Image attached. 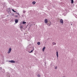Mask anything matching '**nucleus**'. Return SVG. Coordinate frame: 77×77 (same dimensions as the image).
<instances>
[{
    "instance_id": "1",
    "label": "nucleus",
    "mask_w": 77,
    "mask_h": 77,
    "mask_svg": "<svg viewBox=\"0 0 77 77\" xmlns=\"http://www.w3.org/2000/svg\"><path fill=\"white\" fill-rule=\"evenodd\" d=\"M11 50H12L11 48H9V51L8 52V54H9V53H10L11 52Z\"/></svg>"
},
{
    "instance_id": "2",
    "label": "nucleus",
    "mask_w": 77,
    "mask_h": 77,
    "mask_svg": "<svg viewBox=\"0 0 77 77\" xmlns=\"http://www.w3.org/2000/svg\"><path fill=\"white\" fill-rule=\"evenodd\" d=\"M9 62H10L11 63H15V61L14 60H11L9 61Z\"/></svg>"
},
{
    "instance_id": "3",
    "label": "nucleus",
    "mask_w": 77,
    "mask_h": 77,
    "mask_svg": "<svg viewBox=\"0 0 77 77\" xmlns=\"http://www.w3.org/2000/svg\"><path fill=\"white\" fill-rule=\"evenodd\" d=\"M60 23H61V24H63V20H62V19H61L60 20Z\"/></svg>"
},
{
    "instance_id": "4",
    "label": "nucleus",
    "mask_w": 77,
    "mask_h": 77,
    "mask_svg": "<svg viewBox=\"0 0 77 77\" xmlns=\"http://www.w3.org/2000/svg\"><path fill=\"white\" fill-rule=\"evenodd\" d=\"M56 56H57V58H58V57L59 56V55L58 54H59V52L57 51L56 52Z\"/></svg>"
},
{
    "instance_id": "5",
    "label": "nucleus",
    "mask_w": 77,
    "mask_h": 77,
    "mask_svg": "<svg viewBox=\"0 0 77 77\" xmlns=\"http://www.w3.org/2000/svg\"><path fill=\"white\" fill-rule=\"evenodd\" d=\"M45 23H48V20L47 19H45Z\"/></svg>"
},
{
    "instance_id": "6",
    "label": "nucleus",
    "mask_w": 77,
    "mask_h": 77,
    "mask_svg": "<svg viewBox=\"0 0 77 77\" xmlns=\"http://www.w3.org/2000/svg\"><path fill=\"white\" fill-rule=\"evenodd\" d=\"M18 20L17 19H15V23H18Z\"/></svg>"
},
{
    "instance_id": "7",
    "label": "nucleus",
    "mask_w": 77,
    "mask_h": 77,
    "mask_svg": "<svg viewBox=\"0 0 77 77\" xmlns=\"http://www.w3.org/2000/svg\"><path fill=\"white\" fill-rule=\"evenodd\" d=\"M32 3L33 5H35V4H36V2L33 1V2H32Z\"/></svg>"
},
{
    "instance_id": "8",
    "label": "nucleus",
    "mask_w": 77,
    "mask_h": 77,
    "mask_svg": "<svg viewBox=\"0 0 77 77\" xmlns=\"http://www.w3.org/2000/svg\"><path fill=\"white\" fill-rule=\"evenodd\" d=\"M33 51H34V48H33V49L30 52H29V53H32V52H33Z\"/></svg>"
},
{
    "instance_id": "9",
    "label": "nucleus",
    "mask_w": 77,
    "mask_h": 77,
    "mask_svg": "<svg viewBox=\"0 0 77 77\" xmlns=\"http://www.w3.org/2000/svg\"><path fill=\"white\" fill-rule=\"evenodd\" d=\"M12 11H13V12H16V14H17V12H16V11H14V9H12Z\"/></svg>"
},
{
    "instance_id": "10",
    "label": "nucleus",
    "mask_w": 77,
    "mask_h": 77,
    "mask_svg": "<svg viewBox=\"0 0 77 77\" xmlns=\"http://www.w3.org/2000/svg\"><path fill=\"white\" fill-rule=\"evenodd\" d=\"M45 47H44L42 49L43 51H44V50H45Z\"/></svg>"
},
{
    "instance_id": "11",
    "label": "nucleus",
    "mask_w": 77,
    "mask_h": 77,
    "mask_svg": "<svg viewBox=\"0 0 77 77\" xmlns=\"http://www.w3.org/2000/svg\"><path fill=\"white\" fill-rule=\"evenodd\" d=\"M53 45H56V43L54 42H53L52 43Z\"/></svg>"
},
{
    "instance_id": "12",
    "label": "nucleus",
    "mask_w": 77,
    "mask_h": 77,
    "mask_svg": "<svg viewBox=\"0 0 77 77\" xmlns=\"http://www.w3.org/2000/svg\"><path fill=\"white\" fill-rule=\"evenodd\" d=\"M37 44H38V45H40V44H41V43H40V42H38L37 43Z\"/></svg>"
},
{
    "instance_id": "13",
    "label": "nucleus",
    "mask_w": 77,
    "mask_h": 77,
    "mask_svg": "<svg viewBox=\"0 0 77 77\" xmlns=\"http://www.w3.org/2000/svg\"><path fill=\"white\" fill-rule=\"evenodd\" d=\"M26 11L25 10H23V13H26Z\"/></svg>"
},
{
    "instance_id": "14",
    "label": "nucleus",
    "mask_w": 77,
    "mask_h": 77,
    "mask_svg": "<svg viewBox=\"0 0 77 77\" xmlns=\"http://www.w3.org/2000/svg\"><path fill=\"white\" fill-rule=\"evenodd\" d=\"M71 3H74V1L73 0H71Z\"/></svg>"
},
{
    "instance_id": "15",
    "label": "nucleus",
    "mask_w": 77,
    "mask_h": 77,
    "mask_svg": "<svg viewBox=\"0 0 77 77\" xmlns=\"http://www.w3.org/2000/svg\"><path fill=\"white\" fill-rule=\"evenodd\" d=\"M26 22H25L23 21V24H26Z\"/></svg>"
},
{
    "instance_id": "16",
    "label": "nucleus",
    "mask_w": 77,
    "mask_h": 77,
    "mask_svg": "<svg viewBox=\"0 0 77 77\" xmlns=\"http://www.w3.org/2000/svg\"><path fill=\"white\" fill-rule=\"evenodd\" d=\"M37 76L38 77H41V75H38Z\"/></svg>"
},
{
    "instance_id": "17",
    "label": "nucleus",
    "mask_w": 77,
    "mask_h": 77,
    "mask_svg": "<svg viewBox=\"0 0 77 77\" xmlns=\"http://www.w3.org/2000/svg\"><path fill=\"white\" fill-rule=\"evenodd\" d=\"M20 29H23V26H21L20 27Z\"/></svg>"
},
{
    "instance_id": "18",
    "label": "nucleus",
    "mask_w": 77,
    "mask_h": 77,
    "mask_svg": "<svg viewBox=\"0 0 77 77\" xmlns=\"http://www.w3.org/2000/svg\"><path fill=\"white\" fill-rule=\"evenodd\" d=\"M57 66H56L55 67V69H57Z\"/></svg>"
},
{
    "instance_id": "19",
    "label": "nucleus",
    "mask_w": 77,
    "mask_h": 77,
    "mask_svg": "<svg viewBox=\"0 0 77 77\" xmlns=\"http://www.w3.org/2000/svg\"><path fill=\"white\" fill-rule=\"evenodd\" d=\"M17 15H20V14H19V13H17Z\"/></svg>"
},
{
    "instance_id": "20",
    "label": "nucleus",
    "mask_w": 77,
    "mask_h": 77,
    "mask_svg": "<svg viewBox=\"0 0 77 77\" xmlns=\"http://www.w3.org/2000/svg\"><path fill=\"white\" fill-rule=\"evenodd\" d=\"M15 17H18V16H16Z\"/></svg>"
},
{
    "instance_id": "21",
    "label": "nucleus",
    "mask_w": 77,
    "mask_h": 77,
    "mask_svg": "<svg viewBox=\"0 0 77 77\" xmlns=\"http://www.w3.org/2000/svg\"><path fill=\"white\" fill-rule=\"evenodd\" d=\"M1 69H2V67H1Z\"/></svg>"
}]
</instances>
